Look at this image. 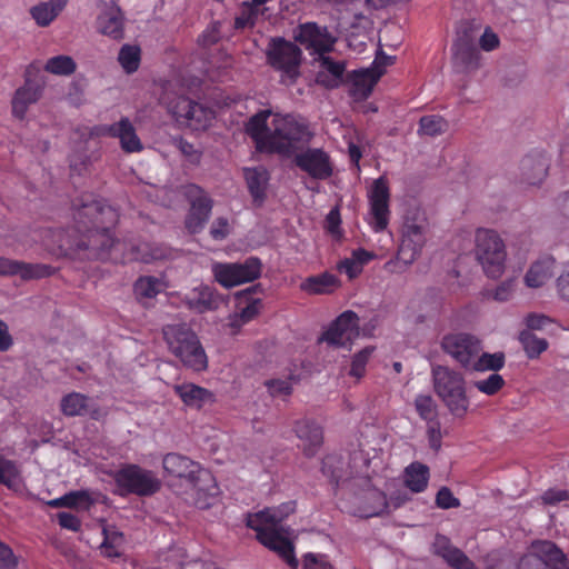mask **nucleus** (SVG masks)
Wrapping results in <instances>:
<instances>
[{
    "instance_id": "obj_1",
    "label": "nucleus",
    "mask_w": 569,
    "mask_h": 569,
    "mask_svg": "<svg viewBox=\"0 0 569 569\" xmlns=\"http://www.w3.org/2000/svg\"><path fill=\"white\" fill-rule=\"evenodd\" d=\"M74 226L48 229L43 244L56 256L79 260H103L118 244L111 229L119 219L118 211L93 194L86 193L72 201Z\"/></svg>"
},
{
    "instance_id": "obj_2",
    "label": "nucleus",
    "mask_w": 569,
    "mask_h": 569,
    "mask_svg": "<svg viewBox=\"0 0 569 569\" xmlns=\"http://www.w3.org/2000/svg\"><path fill=\"white\" fill-rule=\"evenodd\" d=\"M284 513L278 515L274 510H263L247 518V526L257 532L258 541L268 549L277 552L286 563L297 569L299 561L295 556L293 543L277 529L282 519L295 511V502L283 503Z\"/></svg>"
},
{
    "instance_id": "obj_3",
    "label": "nucleus",
    "mask_w": 569,
    "mask_h": 569,
    "mask_svg": "<svg viewBox=\"0 0 569 569\" xmlns=\"http://www.w3.org/2000/svg\"><path fill=\"white\" fill-rule=\"evenodd\" d=\"M312 138L313 132L303 119L290 113H274L267 153L291 158L307 147Z\"/></svg>"
},
{
    "instance_id": "obj_4",
    "label": "nucleus",
    "mask_w": 569,
    "mask_h": 569,
    "mask_svg": "<svg viewBox=\"0 0 569 569\" xmlns=\"http://www.w3.org/2000/svg\"><path fill=\"white\" fill-rule=\"evenodd\" d=\"M163 340L170 353L192 371L208 368V356L198 335L187 323H170L162 328Z\"/></svg>"
},
{
    "instance_id": "obj_5",
    "label": "nucleus",
    "mask_w": 569,
    "mask_h": 569,
    "mask_svg": "<svg viewBox=\"0 0 569 569\" xmlns=\"http://www.w3.org/2000/svg\"><path fill=\"white\" fill-rule=\"evenodd\" d=\"M264 54L267 64L280 73V83L292 86L297 82L301 74L303 53L296 42L283 37H272L268 41Z\"/></svg>"
},
{
    "instance_id": "obj_6",
    "label": "nucleus",
    "mask_w": 569,
    "mask_h": 569,
    "mask_svg": "<svg viewBox=\"0 0 569 569\" xmlns=\"http://www.w3.org/2000/svg\"><path fill=\"white\" fill-rule=\"evenodd\" d=\"M162 466L168 475L187 479L199 497L203 495L214 498L219 495L220 489L212 473L188 457L174 452L167 453Z\"/></svg>"
},
{
    "instance_id": "obj_7",
    "label": "nucleus",
    "mask_w": 569,
    "mask_h": 569,
    "mask_svg": "<svg viewBox=\"0 0 569 569\" xmlns=\"http://www.w3.org/2000/svg\"><path fill=\"white\" fill-rule=\"evenodd\" d=\"M435 392L456 418H463L469 409L465 378L460 372L448 367L437 366L432 369Z\"/></svg>"
},
{
    "instance_id": "obj_8",
    "label": "nucleus",
    "mask_w": 569,
    "mask_h": 569,
    "mask_svg": "<svg viewBox=\"0 0 569 569\" xmlns=\"http://www.w3.org/2000/svg\"><path fill=\"white\" fill-rule=\"evenodd\" d=\"M476 256L489 278L497 279L502 274L507 252L505 242L497 231L486 228L477 229Z\"/></svg>"
},
{
    "instance_id": "obj_9",
    "label": "nucleus",
    "mask_w": 569,
    "mask_h": 569,
    "mask_svg": "<svg viewBox=\"0 0 569 569\" xmlns=\"http://www.w3.org/2000/svg\"><path fill=\"white\" fill-rule=\"evenodd\" d=\"M117 487L116 493L121 497L136 495L139 497L152 496L160 490L161 483L152 471L134 463H128L113 475Z\"/></svg>"
},
{
    "instance_id": "obj_10",
    "label": "nucleus",
    "mask_w": 569,
    "mask_h": 569,
    "mask_svg": "<svg viewBox=\"0 0 569 569\" xmlns=\"http://www.w3.org/2000/svg\"><path fill=\"white\" fill-rule=\"evenodd\" d=\"M262 272V262L249 257L243 262H216L212 264L214 280L224 288H232L257 280Z\"/></svg>"
},
{
    "instance_id": "obj_11",
    "label": "nucleus",
    "mask_w": 569,
    "mask_h": 569,
    "mask_svg": "<svg viewBox=\"0 0 569 569\" xmlns=\"http://www.w3.org/2000/svg\"><path fill=\"white\" fill-rule=\"evenodd\" d=\"M517 569H569V561L556 543L542 540L532 543L531 551L519 559Z\"/></svg>"
},
{
    "instance_id": "obj_12",
    "label": "nucleus",
    "mask_w": 569,
    "mask_h": 569,
    "mask_svg": "<svg viewBox=\"0 0 569 569\" xmlns=\"http://www.w3.org/2000/svg\"><path fill=\"white\" fill-rule=\"evenodd\" d=\"M168 110L180 126L192 130L206 129L213 118V111L210 108L184 96L170 101Z\"/></svg>"
},
{
    "instance_id": "obj_13",
    "label": "nucleus",
    "mask_w": 569,
    "mask_h": 569,
    "mask_svg": "<svg viewBox=\"0 0 569 569\" xmlns=\"http://www.w3.org/2000/svg\"><path fill=\"white\" fill-rule=\"evenodd\" d=\"M426 229L427 220L423 216L406 217L397 253L398 261L409 266L417 259L426 243Z\"/></svg>"
},
{
    "instance_id": "obj_14",
    "label": "nucleus",
    "mask_w": 569,
    "mask_h": 569,
    "mask_svg": "<svg viewBox=\"0 0 569 569\" xmlns=\"http://www.w3.org/2000/svg\"><path fill=\"white\" fill-rule=\"evenodd\" d=\"M370 224L376 232L383 231L389 224L390 218V190L385 177L376 179L368 193Z\"/></svg>"
},
{
    "instance_id": "obj_15",
    "label": "nucleus",
    "mask_w": 569,
    "mask_h": 569,
    "mask_svg": "<svg viewBox=\"0 0 569 569\" xmlns=\"http://www.w3.org/2000/svg\"><path fill=\"white\" fill-rule=\"evenodd\" d=\"M184 193L190 202V210L186 218V228L190 233H198L208 221L213 203L207 192L197 184H188Z\"/></svg>"
},
{
    "instance_id": "obj_16",
    "label": "nucleus",
    "mask_w": 569,
    "mask_h": 569,
    "mask_svg": "<svg viewBox=\"0 0 569 569\" xmlns=\"http://www.w3.org/2000/svg\"><path fill=\"white\" fill-rule=\"evenodd\" d=\"M359 337V317L348 310L342 312L323 332L321 341L335 347L350 348L352 341Z\"/></svg>"
},
{
    "instance_id": "obj_17",
    "label": "nucleus",
    "mask_w": 569,
    "mask_h": 569,
    "mask_svg": "<svg viewBox=\"0 0 569 569\" xmlns=\"http://www.w3.org/2000/svg\"><path fill=\"white\" fill-rule=\"evenodd\" d=\"M295 40L307 50L321 56L331 52L336 43V38L329 32L328 28L316 22L299 24Z\"/></svg>"
},
{
    "instance_id": "obj_18",
    "label": "nucleus",
    "mask_w": 569,
    "mask_h": 569,
    "mask_svg": "<svg viewBox=\"0 0 569 569\" xmlns=\"http://www.w3.org/2000/svg\"><path fill=\"white\" fill-rule=\"evenodd\" d=\"M441 347L463 367H469L481 350L480 341L469 333L446 335Z\"/></svg>"
},
{
    "instance_id": "obj_19",
    "label": "nucleus",
    "mask_w": 569,
    "mask_h": 569,
    "mask_svg": "<svg viewBox=\"0 0 569 569\" xmlns=\"http://www.w3.org/2000/svg\"><path fill=\"white\" fill-rule=\"evenodd\" d=\"M292 157L295 164L313 179L325 180L332 174L330 158L322 149L307 148Z\"/></svg>"
},
{
    "instance_id": "obj_20",
    "label": "nucleus",
    "mask_w": 569,
    "mask_h": 569,
    "mask_svg": "<svg viewBox=\"0 0 569 569\" xmlns=\"http://www.w3.org/2000/svg\"><path fill=\"white\" fill-rule=\"evenodd\" d=\"M57 268L46 263H30L0 257V277L19 276L23 281L49 278Z\"/></svg>"
},
{
    "instance_id": "obj_21",
    "label": "nucleus",
    "mask_w": 569,
    "mask_h": 569,
    "mask_svg": "<svg viewBox=\"0 0 569 569\" xmlns=\"http://www.w3.org/2000/svg\"><path fill=\"white\" fill-rule=\"evenodd\" d=\"M97 133L118 138L121 149L127 153H136L143 150V144L138 137L131 121L123 117L118 122L102 124L97 128Z\"/></svg>"
},
{
    "instance_id": "obj_22",
    "label": "nucleus",
    "mask_w": 569,
    "mask_h": 569,
    "mask_svg": "<svg viewBox=\"0 0 569 569\" xmlns=\"http://www.w3.org/2000/svg\"><path fill=\"white\" fill-rule=\"evenodd\" d=\"M182 302L192 312L206 313L217 310L221 303V298L214 288L200 284L184 293Z\"/></svg>"
},
{
    "instance_id": "obj_23",
    "label": "nucleus",
    "mask_w": 569,
    "mask_h": 569,
    "mask_svg": "<svg viewBox=\"0 0 569 569\" xmlns=\"http://www.w3.org/2000/svg\"><path fill=\"white\" fill-rule=\"evenodd\" d=\"M453 64L462 71L469 72L479 69L481 54L468 33L458 37L452 46Z\"/></svg>"
},
{
    "instance_id": "obj_24",
    "label": "nucleus",
    "mask_w": 569,
    "mask_h": 569,
    "mask_svg": "<svg viewBox=\"0 0 569 569\" xmlns=\"http://www.w3.org/2000/svg\"><path fill=\"white\" fill-rule=\"evenodd\" d=\"M295 433L301 441V448L306 457H313L323 442L322 427L310 419H301L295 423Z\"/></svg>"
},
{
    "instance_id": "obj_25",
    "label": "nucleus",
    "mask_w": 569,
    "mask_h": 569,
    "mask_svg": "<svg viewBox=\"0 0 569 569\" xmlns=\"http://www.w3.org/2000/svg\"><path fill=\"white\" fill-rule=\"evenodd\" d=\"M548 169L549 159L542 151H532L520 161L522 181L531 186L540 184L547 177Z\"/></svg>"
},
{
    "instance_id": "obj_26",
    "label": "nucleus",
    "mask_w": 569,
    "mask_h": 569,
    "mask_svg": "<svg viewBox=\"0 0 569 569\" xmlns=\"http://www.w3.org/2000/svg\"><path fill=\"white\" fill-rule=\"evenodd\" d=\"M32 64L26 71V82L22 87L17 89L12 98V113L19 119H23L28 107L37 102L41 96V84L30 79Z\"/></svg>"
},
{
    "instance_id": "obj_27",
    "label": "nucleus",
    "mask_w": 569,
    "mask_h": 569,
    "mask_svg": "<svg viewBox=\"0 0 569 569\" xmlns=\"http://www.w3.org/2000/svg\"><path fill=\"white\" fill-rule=\"evenodd\" d=\"M433 550L453 569H478L473 561L443 535L436 536Z\"/></svg>"
},
{
    "instance_id": "obj_28",
    "label": "nucleus",
    "mask_w": 569,
    "mask_h": 569,
    "mask_svg": "<svg viewBox=\"0 0 569 569\" xmlns=\"http://www.w3.org/2000/svg\"><path fill=\"white\" fill-rule=\"evenodd\" d=\"M272 114L270 109L260 110L251 116L246 124V132L254 142L258 152L267 153L270 139L271 126L268 119Z\"/></svg>"
},
{
    "instance_id": "obj_29",
    "label": "nucleus",
    "mask_w": 569,
    "mask_h": 569,
    "mask_svg": "<svg viewBox=\"0 0 569 569\" xmlns=\"http://www.w3.org/2000/svg\"><path fill=\"white\" fill-rule=\"evenodd\" d=\"M98 30L114 40H120L124 34V18L119 7L110 4L99 14L97 19Z\"/></svg>"
},
{
    "instance_id": "obj_30",
    "label": "nucleus",
    "mask_w": 569,
    "mask_h": 569,
    "mask_svg": "<svg viewBox=\"0 0 569 569\" xmlns=\"http://www.w3.org/2000/svg\"><path fill=\"white\" fill-rule=\"evenodd\" d=\"M243 176L253 203L261 206L266 199L269 172L263 167L244 168Z\"/></svg>"
},
{
    "instance_id": "obj_31",
    "label": "nucleus",
    "mask_w": 569,
    "mask_h": 569,
    "mask_svg": "<svg viewBox=\"0 0 569 569\" xmlns=\"http://www.w3.org/2000/svg\"><path fill=\"white\" fill-rule=\"evenodd\" d=\"M382 76V69L372 67L355 71L352 77V96L357 99H367Z\"/></svg>"
},
{
    "instance_id": "obj_32",
    "label": "nucleus",
    "mask_w": 569,
    "mask_h": 569,
    "mask_svg": "<svg viewBox=\"0 0 569 569\" xmlns=\"http://www.w3.org/2000/svg\"><path fill=\"white\" fill-rule=\"evenodd\" d=\"M430 469L427 465L413 461L403 470V483L413 493L423 492L429 485Z\"/></svg>"
},
{
    "instance_id": "obj_33",
    "label": "nucleus",
    "mask_w": 569,
    "mask_h": 569,
    "mask_svg": "<svg viewBox=\"0 0 569 569\" xmlns=\"http://www.w3.org/2000/svg\"><path fill=\"white\" fill-rule=\"evenodd\" d=\"M556 260L546 256L533 262L525 276V283L529 288L542 287L552 276Z\"/></svg>"
},
{
    "instance_id": "obj_34",
    "label": "nucleus",
    "mask_w": 569,
    "mask_h": 569,
    "mask_svg": "<svg viewBox=\"0 0 569 569\" xmlns=\"http://www.w3.org/2000/svg\"><path fill=\"white\" fill-rule=\"evenodd\" d=\"M261 289L260 284H254L246 290L237 293V313L244 321H252L260 312L262 307V300L260 298H253L252 293H256Z\"/></svg>"
},
{
    "instance_id": "obj_35",
    "label": "nucleus",
    "mask_w": 569,
    "mask_h": 569,
    "mask_svg": "<svg viewBox=\"0 0 569 569\" xmlns=\"http://www.w3.org/2000/svg\"><path fill=\"white\" fill-rule=\"evenodd\" d=\"M173 391L186 406L196 408H201L212 396L208 389L194 383L174 385Z\"/></svg>"
},
{
    "instance_id": "obj_36",
    "label": "nucleus",
    "mask_w": 569,
    "mask_h": 569,
    "mask_svg": "<svg viewBox=\"0 0 569 569\" xmlns=\"http://www.w3.org/2000/svg\"><path fill=\"white\" fill-rule=\"evenodd\" d=\"M339 283L338 278L326 271L318 276L308 277L300 283V290L309 295H326L330 293Z\"/></svg>"
},
{
    "instance_id": "obj_37",
    "label": "nucleus",
    "mask_w": 569,
    "mask_h": 569,
    "mask_svg": "<svg viewBox=\"0 0 569 569\" xmlns=\"http://www.w3.org/2000/svg\"><path fill=\"white\" fill-rule=\"evenodd\" d=\"M68 0H49L30 9V14L38 26H49L63 10Z\"/></svg>"
},
{
    "instance_id": "obj_38",
    "label": "nucleus",
    "mask_w": 569,
    "mask_h": 569,
    "mask_svg": "<svg viewBox=\"0 0 569 569\" xmlns=\"http://www.w3.org/2000/svg\"><path fill=\"white\" fill-rule=\"evenodd\" d=\"M388 506L386 493L372 488L367 490L365 505L359 509L358 516L362 518L377 517L387 511Z\"/></svg>"
},
{
    "instance_id": "obj_39",
    "label": "nucleus",
    "mask_w": 569,
    "mask_h": 569,
    "mask_svg": "<svg viewBox=\"0 0 569 569\" xmlns=\"http://www.w3.org/2000/svg\"><path fill=\"white\" fill-rule=\"evenodd\" d=\"M89 399L80 392H70L62 397L60 409L67 417L84 416L89 409Z\"/></svg>"
},
{
    "instance_id": "obj_40",
    "label": "nucleus",
    "mask_w": 569,
    "mask_h": 569,
    "mask_svg": "<svg viewBox=\"0 0 569 569\" xmlns=\"http://www.w3.org/2000/svg\"><path fill=\"white\" fill-rule=\"evenodd\" d=\"M93 500L88 491L77 490L70 491L60 498H56L49 502V506L54 508H83L89 509Z\"/></svg>"
},
{
    "instance_id": "obj_41",
    "label": "nucleus",
    "mask_w": 569,
    "mask_h": 569,
    "mask_svg": "<svg viewBox=\"0 0 569 569\" xmlns=\"http://www.w3.org/2000/svg\"><path fill=\"white\" fill-rule=\"evenodd\" d=\"M161 291V282L152 276L140 277L133 284V292L139 301L152 299Z\"/></svg>"
},
{
    "instance_id": "obj_42",
    "label": "nucleus",
    "mask_w": 569,
    "mask_h": 569,
    "mask_svg": "<svg viewBox=\"0 0 569 569\" xmlns=\"http://www.w3.org/2000/svg\"><path fill=\"white\" fill-rule=\"evenodd\" d=\"M44 70L54 76H71L77 70V63L70 56H56L47 60Z\"/></svg>"
},
{
    "instance_id": "obj_43",
    "label": "nucleus",
    "mask_w": 569,
    "mask_h": 569,
    "mask_svg": "<svg viewBox=\"0 0 569 569\" xmlns=\"http://www.w3.org/2000/svg\"><path fill=\"white\" fill-rule=\"evenodd\" d=\"M413 405L416 412L426 423L439 420L438 406L430 395L416 396Z\"/></svg>"
},
{
    "instance_id": "obj_44",
    "label": "nucleus",
    "mask_w": 569,
    "mask_h": 569,
    "mask_svg": "<svg viewBox=\"0 0 569 569\" xmlns=\"http://www.w3.org/2000/svg\"><path fill=\"white\" fill-rule=\"evenodd\" d=\"M141 60V51L138 46L124 44L119 51L118 61L127 73L138 70Z\"/></svg>"
},
{
    "instance_id": "obj_45",
    "label": "nucleus",
    "mask_w": 569,
    "mask_h": 569,
    "mask_svg": "<svg viewBox=\"0 0 569 569\" xmlns=\"http://www.w3.org/2000/svg\"><path fill=\"white\" fill-rule=\"evenodd\" d=\"M519 340L527 353L531 359L539 357L547 348L548 342L543 338L537 337L530 330L520 332Z\"/></svg>"
},
{
    "instance_id": "obj_46",
    "label": "nucleus",
    "mask_w": 569,
    "mask_h": 569,
    "mask_svg": "<svg viewBox=\"0 0 569 569\" xmlns=\"http://www.w3.org/2000/svg\"><path fill=\"white\" fill-rule=\"evenodd\" d=\"M505 362L506 357L503 352H483L471 365L476 371H493V373H497V371L503 368Z\"/></svg>"
},
{
    "instance_id": "obj_47",
    "label": "nucleus",
    "mask_w": 569,
    "mask_h": 569,
    "mask_svg": "<svg viewBox=\"0 0 569 569\" xmlns=\"http://www.w3.org/2000/svg\"><path fill=\"white\" fill-rule=\"evenodd\" d=\"M447 129L448 122L442 117L431 114L421 117L418 132L420 134L435 137L443 133Z\"/></svg>"
},
{
    "instance_id": "obj_48",
    "label": "nucleus",
    "mask_w": 569,
    "mask_h": 569,
    "mask_svg": "<svg viewBox=\"0 0 569 569\" xmlns=\"http://www.w3.org/2000/svg\"><path fill=\"white\" fill-rule=\"evenodd\" d=\"M103 541L101 543V553L108 558H118L121 556L120 547L123 542V535L118 531L103 529Z\"/></svg>"
},
{
    "instance_id": "obj_49",
    "label": "nucleus",
    "mask_w": 569,
    "mask_h": 569,
    "mask_svg": "<svg viewBox=\"0 0 569 569\" xmlns=\"http://www.w3.org/2000/svg\"><path fill=\"white\" fill-rule=\"evenodd\" d=\"M375 351V347H366L352 357L349 375L357 379L365 376L366 366Z\"/></svg>"
},
{
    "instance_id": "obj_50",
    "label": "nucleus",
    "mask_w": 569,
    "mask_h": 569,
    "mask_svg": "<svg viewBox=\"0 0 569 569\" xmlns=\"http://www.w3.org/2000/svg\"><path fill=\"white\" fill-rule=\"evenodd\" d=\"M473 386L487 396H495L503 388L505 380L499 373H491L486 379L475 381Z\"/></svg>"
},
{
    "instance_id": "obj_51",
    "label": "nucleus",
    "mask_w": 569,
    "mask_h": 569,
    "mask_svg": "<svg viewBox=\"0 0 569 569\" xmlns=\"http://www.w3.org/2000/svg\"><path fill=\"white\" fill-rule=\"evenodd\" d=\"M303 569H335L325 553L308 552L302 558Z\"/></svg>"
},
{
    "instance_id": "obj_52",
    "label": "nucleus",
    "mask_w": 569,
    "mask_h": 569,
    "mask_svg": "<svg viewBox=\"0 0 569 569\" xmlns=\"http://www.w3.org/2000/svg\"><path fill=\"white\" fill-rule=\"evenodd\" d=\"M220 39V22L210 23L198 38L201 47L208 48L216 44Z\"/></svg>"
},
{
    "instance_id": "obj_53",
    "label": "nucleus",
    "mask_w": 569,
    "mask_h": 569,
    "mask_svg": "<svg viewBox=\"0 0 569 569\" xmlns=\"http://www.w3.org/2000/svg\"><path fill=\"white\" fill-rule=\"evenodd\" d=\"M436 505L438 508L447 510L460 507V500L448 487H441L436 495Z\"/></svg>"
},
{
    "instance_id": "obj_54",
    "label": "nucleus",
    "mask_w": 569,
    "mask_h": 569,
    "mask_svg": "<svg viewBox=\"0 0 569 569\" xmlns=\"http://www.w3.org/2000/svg\"><path fill=\"white\" fill-rule=\"evenodd\" d=\"M427 438L429 447L438 452L442 446V433L440 420H433L427 423Z\"/></svg>"
},
{
    "instance_id": "obj_55",
    "label": "nucleus",
    "mask_w": 569,
    "mask_h": 569,
    "mask_svg": "<svg viewBox=\"0 0 569 569\" xmlns=\"http://www.w3.org/2000/svg\"><path fill=\"white\" fill-rule=\"evenodd\" d=\"M339 460L336 456L329 455L322 459L321 471L325 476H328L331 482L338 485L341 477L340 469L336 467Z\"/></svg>"
},
{
    "instance_id": "obj_56",
    "label": "nucleus",
    "mask_w": 569,
    "mask_h": 569,
    "mask_svg": "<svg viewBox=\"0 0 569 569\" xmlns=\"http://www.w3.org/2000/svg\"><path fill=\"white\" fill-rule=\"evenodd\" d=\"M19 560L7 543L0 541V569H16Z\"/></svg>"
},
{
    "instance_id": "obj_57",
    "label": "nucleus",
    "mask_w": 569,
    "mask_h": 569,
    "mask_svg": "<svg viewBox=\"0 0 569 569\" xmlns=\"http://www.w3.org/2000/svg\"><path fill=\"white\" fill-rule=\"evenodd\" d=\"M515 288H516V279L515 278L507 279L506 281L501 282L495 289V291L492 293V298L496 301H500V302L507 301L510 299L512 292L515 291Z\"/></svg>"
},
{
    "instance_id": "obj_58",
    "label": "nucleus",
    "mask_w": 569,
    "mask_h": 569,
    "mask_svg": "<svg viewBox=\"0 0 569 569\" xmlns=\"http://www.w3.org/2000/svg\"><path fill=\"white\" fill-rule=\"evenodd\" d=\"M230 233V226L227 218H217L210 227V236L213 240H223Z\"/></svg>"
},
{
    "instance_id": "obj_59",
    "label": "nucleus",
    "mask_w": 569,
    "mask_h": 569,
    "mask_svg": "<svg viewBox=\"0 0 569 569\" xmlns=\"http://www.w3.org/2000/svg\"><path fill=\"white\" fill-rule=\"evenodd\" d=\"M57 518H58V523L61 528L68 529V530L74 531V532L80 531L81 521L73 513L62 511L57 515Z\"/></svg>"
},
{
    "instance_id": "obj_60",
    "label": "nucleus",
    "mask_w": 569,
    "mask_h": 569,
    "mask_svg": "<svg viewBox=\"0 0 569 569\" xmlns=\"http://www.w3.org/2000/svg\"><path fill=\"white\" fill-rule=\"evenodd\" d=\"M543 503L555 506L569 500V491L566 489H548L541 497Z\"/></svg>"
},
{
    "instance_id": "obj_61",
    "label": "nucleus",
    "mask_w": 569,
    "mask_h": 569,
    "mask_svg": "<svg viewBox=\"0 0 569 569\" xmlns=\"http://www.w3.org/2000/svg\"><path fill=\"white\" fill-rule=\"evenodd\" d=\"M479 44L485 51H492L500 44L499 37L490 29L486 28L482 36L480 37Z\"/></svg>"
},
{
    "instance_id": "obj_62",
    "label": "nucleus",
    "mask_w": 569,
    "mask_h": 569,
    "mask_svg": "<svg viewBox=\"0 0 569 569\" xmlns=\"http://www.w3.org/2000/svg\"><path fill=\"white\" fill-rule=\"evenodd\" d=\"M321 64L336 80H340L342 78L345 63L335 61L330 57H323Z\"/></svg>"
},
{
    "instance_id": "obj_63",
    "label": "nucleus",
    "mask_w": 569,
    "mask_h": 569,
    "mask_svg": "<svg viewBox=\"0 0 569 569\" xmlns=\"http://www.w3.org/2000/svg\"><path fill=\"white\" fill-rule=\"evenodd\" d=\"M266 386L272 396H289L292 392L291 383L286 380H270Z\"/></svg>"
},
{
    "instance_id": "obj_64",
    "label": "nucleus",
    "mask_w": 569,
    "mask_h": 569,
    "mask_svg": "<svg viewBox=\"0 0 569 569\" xmlns=\"http://www.w3.org/2000/svg\"><path fill=\"white\" fill-rule=\"evenodd\" d=\"M557 290L561 299L569 301V264L557 279Z\"/></svg>"
}]
</instances>
